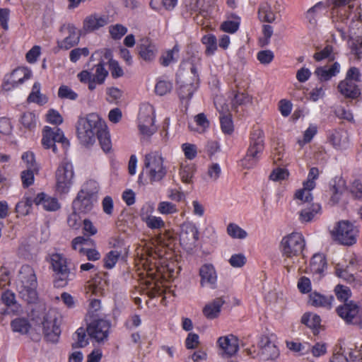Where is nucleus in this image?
Returning <instances> with one entry per match:
<instances>
[{
	"label": "nucleus",
	"mask_w": 362,
	"mask_h": 362,
	"mask_svg": "<svg viewBox=\"0 0 362 362\" xmlns=\"http://www.w3.org/2000/svg\"><path fill=\"white\" fill-rule=\"evenodd\" d=\"M141 264L147 272V275L152 276L157 270V254L152 249H145L144 253L141 254Z\"/></svg>",
	"instance_id": "bb28decb"
},
{
	"label": "nucleus",
	"mask_w": 362,
	"mask_h": 362,
	"mask_svg": "<svg viewBox=\"0 0 362 362\" xmlns=\"http://www.w3.org/2000/svg\"><path fill=\"white\" fill-rule=\"evenodd\" d=\"M34 204L37 206H41L45 210L54 211L60 208L58 200L49 196L48 194L40 192L33 199Z\"/></svg>",
	"instance_id": "a878e982"
},
{
	"label": "nucleus",
	"mask_w": 362,
	"mask_h": 362,
	"mask_svg": "<svg viewBox=\"0 0 362 362\" xmlns=\"http://www.w3.org/2000/svg\"><path fill=\"white\" fill-rule=\"evenodd\" d=\"M74 170L73 164L67 160H62L55 173L56 191L61 194H67L73 183Z\"/></svg>",
	"instance_id": "423d86ee"
},
{
	"label": "nucleus",
	"mask_w": 362,
	"mask_h": 362,
	"mask_svg": "<svg viewBox=\"0 0 362 362\" xmlns=\"http://www.w3.org/2000/svg\"><path fill=\"white\" fill-rule=\"evenodd\" d=\"M310 270L315 274H321L326 267V260L322 254H315L310 260Z\"/></svg>",
	"instance_id": "c03bdc74"
},
{
	"label": "nucleus",
	"mask_w": 362,
	"mask_h": 362,
	"mask_svg": "<svg viewBox=\"0 0 362 362\" xmlns=\"http://www.w3.org/2000/svg\"><path fill=\"white\" fill-rule=\"evenodd\" d=\"M337 313L346 323L362 329V309L354 301H349L339 306L337 308Z\"/></svg>",
	"instance_id": "f8f14e48"
},
{
	"label": "nucleus",
	"mask_w": 362,
	"mask_h": 362,
	"mask_svg": "<svg viewBox=\"0 0 362 362\" xmlns=\"http://www.w3.org/2000/svg\"><path fill=\"white\" fill-rule=\"evenodd\" d=\"M54 286L57 288L65 287L68 285L69 281L74 280L76 276L75 274L71 272L69 268L54 272Z\"/></svg>",
	"instance_id": "c9c22d12"
},
{
	"label": "nucleus",
	"mask_w": 362,
	"mask_h": 362,
	"mask_svg": "<svg viewBox=\"0 0 362 362\" xmlns=\"http://www.w3.org/2000/svg\"><path fill=\"white\" fill-rule=\"evenodd\" d=\"M335 274L339 278L354 287H358L362 285V280L354 274L349 273L347 268L337 267L335 270Z\"/></svg>",
	"instance_id": "e433bc0d"
},
{
	"label": "nucleus",
	"mask_w": 362,
	"mask_h": 362,
	"mask_svg": "<svg viewBox=\"0 0 362 362\" xmlns=\"http://www.w3.org/2000/svg\"><path fill=\"white\" fill-rule=\"evenodd\" d=\"M50 263L54 272L68 269L66 259L59 253H53L50 255Z\"/></svg>",
	"instance_id": "8fccbe9b"
},
{
	"label": "nucleus",
	"mask_w": 362,
	"mask_h": 362,
	"mask_svg": "<svg viewBox=\"0 0 362 362\" xmlns=\"http://www.w3.org/2000/svg\"><path fill=\"white\" fill-rule=\"evenodd\" d=\"M334 293L340 301L346 302L351 296V291L348 286L337 284L334 288Z\"/></svg>",
	"instance_id": "bf43d9fd"
},
{
	"label": "nucleus",
	"mask_w": 362,
	"mask_h": 362,
	"mask_svg": "<svg viewBox=\"0 0 362 362\" xmlns=\"http://www.w3.org/2000/svg\"><path fill=\"white\" fill-rule=\"evenodd\" d=\"M41 85L39 82H35L32 88V90L28 95V101L35 103L38 105H44L47 102V98L40 92Z\"/></svg>",
	"instance_id": "58836bf2"
},
{
	"label": "nucleus",
	"mask_w": 362,
	"mask_h": 362,
	"mask_svg": "<svg viewBox=\"0 0 362 362\" xmlns=\"http://www.w3.org/2000/svg\"><path fill=\"white\" fill-rule=\"evenodd\" d=\"M198 240L199 230L196 225L190 221L184 222L180 226V243L185 247H192Z\"/></svg>",
	"instance_id": "f3484780"
},
{
	"label": "nucleus",
	"mask_w": 362,
	"mask_h": 362,
	"mask_svg": "<svg viewBox=\"0 0 362 362\" xmlns=\"http://www.w3.org/2000/svg\"><path fill=\"white\" fill-rule=\"evenodd\" d=\"M31 76L32 71L30 69L25 67H18L11 72L8 82L13 88H15L23 83L25 81L30 79Z\"/></svg>",
	"instance_id": "c85d7f7f"
},
{
	"label": "nucleus",
	"mask_w": 362,
	"mask_h": 362,
	"mask_svg": "<svg viewBox=\"0 0 362 362\" xmlns=\"http://www.w3.org/2000/svg\"><path fill=\"white\" fill-rule=\"evenodd\" d=\"M111 37L115 40H119L127 33V28L121 24H115L109 27Z\"/></svg>",
	"instance_id": "774afa93"
},
{
	"label": "nucleus",
	"mask_w": 362,
	"mask_h": 362,
	"mask_svg": "<svg viewBox=\"0 0 362 362\" xmlns=\"http://www.w3.org/2000/svg\"><path fill=\"white\" fill-rule=\"evenodd\" d=\"M202 42L205 46V53L208 56L214 55L217 50V39L213 34H207L202 37Z\"/></svg>",
	"instance_id": "37998d69"
},
{
	"label": "nucleus",
	"mask_w": 362,
	"mask_h": 362,
	"mask_svg": "<svg viewBox=\"0 0 362 362\" xmlns=\"http://www.w3.org/2000/svg\"><path fill=\"white\" fill-rule=\"evenodd\" d=\"M84 328L79 327L74 335V343L73 344L74 347L82 348L86 346L88 344V340L86 337Z\"/></svg>",
	"instance_id": "4d7b16f0"
},
{
	"label": "nucleus",
	"mask_w": 362,
	"mask_h": 362,
	"mask_svg": "<svg viewBox=\"0 0 362 362\" xmlns=\"http://www.w3.org/2000/svg\"><path fill=\"white\" fill-rule=\"evenodd\" d=\"M139 57L146 62H153L158 53V48L155 42L148 37L140 40L138 45Z\"/></svg>",
	"instance_id": "aec40b11"
},
{
	"label": "nucleus",
	"mask_w": 362,
	"mask_h": 362,
	"mask_svg": "<svg viewBox=\"0 0 362 362\" xmlns=\"http://www.w3.org/2000/svg\"><path fill=\"white\" fill-rule=\"evenodd\" d=\"M121 252L117 250H111L104 257V266L107 269L113 268L117 262Z\"/></svg>",
	"instance_id": "680f3d73"
},
{
	"label": "nucleus",
	"mask_w": 362,
	"mask_h": 362,
	"mask_svg": "<svg viewBox=\"0 0 362 362\" xmlns=\"http://www.w3.org/2000/svg\"><path fill=\"white\" fill-rule=\"evenodd\" d=\"M216 344L224 356H233L239 351V339L232 334L218 337Z\"/></svg>",
	"instance_id": "a211bd4d"
},
{
	"label": "nucleus",
	"mask_w": 362,
	"mask_h": 362,
	"mask_svg": "<svg viewBox=\"0 0 362 362\" xmlns=\"http://www.w3.org/2000/svg\"><path fill=\"white\" fill-rule=\"evenodd\" d=\"M97 137L103 151L105 153H109L112 149V142L105 123L98 134Z\"/></svg>",
	"instance_id": "ea45409f"
},
{
	"label": "nucleus",
	"mask_w": 362,
	"mask_h": 362,
	"mask_svg": "<svg viewBox=\"0 0 362 362\" xmlns=\"http://www.w3.org/2000/svg\"><path fill=\"white\" fill-rule=\"evenodd\" d=\"M329 232L333 241L343 245H353L356 243L358 228L349 221L341 220L329 228Z\"/></svg>",
	"instance_id": "39448f33"
},
{
	"label": "nucleus",
	"mask_w": 362,
	"mask_h": 362,
	"mask_svg": "<svg viewBox=\"0 0 362 362\" xmlns=\"http://www.w3.org/2000/svg\"><path fill=\"white\" fill-rule=\"evenodd\" d=\"M60 32L63 35H67L64 40L58 41V46L60 48L69 49L78 43L80 36L74 25H64L61 27Z\"/></svg>",
	"instance_id": "412c9836"
},
{
	"label": "nucleus",
	"mask_w": 362,
	"mask_h": 362,
	"mask_svg": "<svg viewBox=\"0 0 362 362\" xmlns=\"http://www.w3.org/2000/svg\"><path fill=\"white\" fill-rule=\"evenodd\" d=\"M111 322L104 319H94L88 323L86 331L90 338L96 342L105 343L108 340Z\"/></svg>",
	"instance_id": "9b49d317"
},
{
	"label": "nucleus",
	"mask_w": 362,
	"mask_h": 362,
	"mask_svg": "<svg viewBox=\"0 0 362 362\" xmlns=\"http://www.w3.org/2000/svg\"><path fill=\"white\" fill-rule=\"evenodd\" d=\"M334 301V298L332 296H325L317 291L311 292L309 295L308 303L315 308L330 310Z\"/></svg>",
	"instance_id": "393cba45"
},
{
	"label": "nucleus",
	"mask_w": 362,
	"mask_h": 362,
	"mask_svg": "<svg viewBox=\"0 0 362 362\" xmlns=\"http://www.w3.org/2000/svg\"><path fill=\"white\" fill-rule=\"evenodd\" d=\"M319 177V170L317 168H311L309 170L306 180L303 182V185L310 189H315L316 186L315 180Z\"/></svg>",
	"instance_id": "338daca9"
},
{
	"label": "nucleus",
	"mask_w": 362,
	"mask_h": 362,
	"mask_svg": "<svg viewBox=\"0 0 362 362\" xmlns=\"http://www.w3.org/2000/svg\"><path fill=\"white\" fill-rule=\"evenodd\" d=\"M330 362H362V347H340L334 353Z\"/></svg>",
	"instance_id": "dca6fc26"
},
{
	"label": "nucleus",
	"mask_w": 362,
	"mask_h": 362,
	"mask_svg": "<svg viewBox=\"0 0 362 362\" xmlns=\"http://www.w3.org/2000/svg\"><path fill=\"white\" fill-rule=\"evenodd\" d=\"M258 346L259 354L263 360H274L279 356V351L272 337H262L258 343Z\"/></svg>",
	"instance_id": "6ab92c4d"
},
{
	"label": "nucleus",
	"mask_w": 362,
	"mask_h": 362,
	"mask_svg": "<svg viewBox=\"0 0 362 362\" xmlns=\"http://www.w3.org/2000/svg\"><path fill=\"white\" fill-rule=\"evenodd\" d=\"M303 185V188L296 190L294 198L298 202V204L304 203H310L313 200L312 190Z\"/></svg>",
	"instance_id": "864d4df0"
},
{
	"label": "nucleus",
	"mask_w": 362,
	"mask_h": 362,
	"mask_svg": "<svg viewBox=\"0 0 362 362\" xmlns=\"http://www.w3.org/2000/svg\"><path fill=\"white\" fill-rule=\"evenodd\" d=\"M33 204V199L25 197L16 204V211L19 215L25 216L29 214Z\"/></svg>",
	"instance_id": "13d9d810"
},
{
	"label": "nucleus",
	"mask_w": 362,
	"mask_h": 362,
	"mask_svg": "<svg viewBox=\"0 0 362 362\" xmlns=\"http://www.w3.org/2000/svg\"><path fill=\"white\" fill-rule=\"evenodd\" d=\"M224 303L225 300L222 297L215 298L205 305L202 310L204 315L209 320L218 317Z\"/></svg>",
	"instance_id": "c756f323"
},
{
	"label": "nucleus",
	"mask_w": 362,
	"mask_h": 362,
	"mask_svg": "<svg viewBox=\"0 0 362 362\" xmlns=\"http://www.w3.org/2000/svg\"><path fill=\"white\" fill-rule=\"evenodd\" d=\"M321 206L317 203H308V206L302 209L299 214V219L301 222H309L320 213Z\"/></svg>",
	"instance_id": "4c0bfd02"
},
{
	"label": "nucleus",
	"mask_w": 362,
	"mask_h": 362,
	"mask_svg": "<svg viewBox=\"0 0 362 362\" xmlns=\"http://www.w3.org/2000/svg\"><path fill=\"white\" fill-rule=\"evenodd\" d=\"M58 96L62 99L75 100L78 98V94L69 86L62 85L59 88Z\"/></svg>",
	"instance_id": "69168bd1"
},
{
	"label": "nucleus",
	"mask_w": 362,
	"mask_h": 362,
	"mask_svg": "<svg viewBox=\"0 0 362 362\" xmlns=\"http://www.w3.org/2000/svg\"><path fill=\"white\" fill-rule=\"evenodd\" d=\"M138 127L140 133L146 136H150L156 132L155 112L152 106L146 105L140 109Z\"/></svg>",
	"instance_id": "4468645a"
},
{
	"label": "nucleus",
	"mask_w": 362,
	"mask_h": 362,
	"mask_svg": "<svg viewBox=\"0 0 362 362\" xmlns=\"http://www.w3.org/2000/svg\"><path fill=\"white\" fill-rule=\"evenodd\" d=\"M338 90L344 97L352 99L358 98L361 94L357 84L354 81H349L348 79H344L339 82Z\"/></svg>",
	"instance_id": "7c9ffc66"
},
{
	"label": "nucleus",
	"mask_w": 362,
	"mask_h": 362,
	"mask_svg": "<svg viewBox=\"0 0 362 362\" xmlns=\"http://www.w3.org/2000/svg\"><path fill=\"white\" fill-rule=\"evenodd\" d=\"M258 14L261 21L267 23H272L276 18V16L272 11L271 6L267 2L260 4Z\"/></svg>",
	"instance_id": "49530a36"
},
{
	"label": "nucleus",
	"mask_w": 362,
	"mask_h": 362,
	"mask_svg": "<svg viewBox=\"0 0 362 362\" xmlns=\"http://www.w3.org/2000/svg\"><path fill=\"white\" fill-rule=\"evenodd\" d=\"M173 88V83L170 81L165 78H159L155 86V92L160 96L169 93Z\"/></svg>",
	"instance_id": "5fc2aeb1"
},
{
	"label": "nucleus",
	"mask_w": 362,
	"mask_h": 362,
	"mask_svg": "<svg viewBox=\"0 0 362 362\" xmlns=\"http://www.w3.org/2000/svg\"><path fill=\"white\" fill-rule=\"evenodd\" d=\"M94 74L87 70H83L77 75L78 78L81 83L88 84L90 90L95 89L97 85L103 84L108 74V71L105 69L104 64L102 62L96 64Z\"/></svg>",
	"instance_id": "ddd939ff"
},
{
	"label": "nucleus",
	"mask_w": 362,
	"mask_h": 362,
	"mask_svg": "<svg viewBox=\"0 0 362 362\" xmlns=\"http://www.w3.org/2000/svg\"><path fill=\"white\" fill-rule=\"evenodd\" d=\"M21 122L24 127L32 129L36 126L37 117L33 112H25L21 117Z\"/></svg>",
	"instance_id": "0e129e2a"
},
{
	"label": "nucleus",
	"mask_w": 362,
	"mask_h": 362,
	"mask_svg": "<svg viewBox=\"0 0 362 362\" xmlns=\"http://www.w3.org/2000/svg\"><path fill=\"white\" fill-rule=\"evenodd\" d=\"M194 122L197 126L196 128L193 127L192 124H189V127L199 133H204L209 127V122L204 113H199L194 117Z\"/></svg>",
	"instance_id": "09e8293b"
},
{
	"label": "nucleus",
	"mask_w": 362,
	"mask_h": 362,
	"mask_svg": "<svg viewBox=\"0 0 362 362\" xmlns=\"http://www.w3.org/2000/svg\"><path fill=\"white\" fill-rule=\"evenodd\" d=\"M196 172V167L193 163L183 162L179 168V177L184 184L190 185L193 183V177Z\"/></svg>",
	"instance_id": "2f4dec72"
},
{
	"label": "nucleus",
	"mask_w": 362,
	"mask_h": 362,
	"mask_svg": "<svg viewBox=\"0 0 362 362\" xmlns=\"http://www.w3.org/2000/svg\"><path fill=\"white\" fill-rule=\"evenodd\" d=\"M263 150V134L259 130L255 131L252 134L250 145L243 160V165L247 168H252L257 163Z\"/></svg>",
	"instance_id": "9d476101"
},
{
	"label": "nucleus",
	"mask_w": 362,
	"mask_h": 362,
	"mask_svg": "<svg viewBox=\"0 0 362 362\" xmlns=\"http://www.w3.org/2000/svg\"><path fill=\"white\" fill-rule=\"evenodd\" d=\"M144 165V170L151 183L160 182L167 175L168 168L162 153L158 151L146 153Z\"/></svg>",
	"instance_id": "7ed1b4c3"
},
{
	"label": "nucleus",
	"mask_w": 362,
	"mask_h": 362,
	"mask_svg": "<svg viewBox=\"0 0 362 362\" xmlns=\"http://www.w3.org/2000/svg\"><path fill=\"white\" fill-rule=\"evenodd\" d=\"M178 211L177 206L170 201H161L157 206V211L163 216L173 215Z\"/></svg>",
	"instance_id": "de8ad7c7"
},
{
	"label": "nucleus",
	"mask_w": 362,
	"mask_h": 362,
	"mask_svg": "<svg viewBox=\"0 0 362 362\" xmlns=\"http://www.w3.org/2000/svg\"><path fill=\"white\" fill-rule=\"evenodd\" d=\"M240 18L235 14H233L230 18L223 21L221 25V30L223 32L233 34L240 27Z\"/></svg>",
	"instance_id": "79ce46f5"
},
{
	"label": "nucleus",
	"mask_w": 362,
	"mask_h": 362,
	"mask_svg": "<svg viewBox=\"0 0 362 362\" xmlns=\"http://www.w3.org/2000/svg\"><path fill=\"white\" fill-rule=\"evenodd\" d=\"M352 8L353 6L349 5L347 8L340 9L339 14L337 17L336 28L343 40H345L347 37H349L348 44L351 52L358 59H360L362 54V22L358 18L356 20L354 19L356 17V14L349 22L346 13Z\"/></svg>",
	"instance_id": "f257e3e1"
},
{
	"label": "nucleus",
	"mask_w": 362,
	"mask_h": 362,
	"mask_svg": "<svg viewBox=\"0 0 362 362\" xmlns=\"http://www.w3.org/2000/svg\"><path fill=\"white\" fill-rule=\"evenodd\" d=\"M301 322L312 329H317L320 326L321 319L317 314L306 313L303 315Z\"/></svg>",
	"instance_id": "603ef678"
},
{
	"label": "nucleus",
	"mask_w": 362,
	"mask_h": 362,
	"mask_svg": "<svg viewBox=\"0 0 362 362\" xmlns=\"http://www.w3.org/2000/svg\"><path fill=\"white\" fill-rule=\"evenodd\" d=\"M146 226L151 230H159L163 228L165 223L160 216H152L144 221Z\"/></svg>",
	"instance_id": "e2e57ef3"
},
{
	"label": "nucleus",
	"mask_w": 362,
	"mask_h": 362,
	"mask_svg": "<svg viewBox=\"0 0 362 362\" xmlns=\"http://www.w3.org/2000/svg\"><path fill=\"white\" fill-rule=\"evenodd\" d=\"M305 245L303 235L300 233L294 232L282 238L281 251L284 257L291 258L299 255Z\"/></svg>",
	"instance_id": "6e6552de"
},
{
	"label": "nucleus",
	"mask_w": 362,
	"mask_h": 362,
	"mask_svg": "<svg viewBox=\"0 0 362 362\" xmlns=\"http://www.w3.org/2000/svg\"><path fill=\"white\" fill-rule=\"evenodd\" d=\"M104 124L105 122L95 113L80 119L77 125V136L80 143L87 147L92 146Z\"/></svg>",
	"instance_id": "f03ea898"
},
{
	"label": "nucleus",
	"mask_w": 362,
	"mask_h": 362,
	"mask_svg": "<svg viewBox=\"0 0 362 362\" xmlns=\"http://www.w3.org/2000/svg\"><path fill=\"white\" fill-rule=\"evenodd\" d=\"M341 70V66L338 62L333 63L331 66H323L316 68L315 75L320 81H327L336 76Z\"/></svg>",
	"instance_id": "cd10ccee"
},
{
	"label": "nucleus",
	"mask_w": 362,
	"mask_h": 362,
	"mask_svg": "<svg viewBox=\"0 0 362 362\" xmlns=\"http://www.w3.org/2000/svg\"><path fill=\"white\" fill-rule=\"evenodd\" d=\"M191 74L193 75V81L185 83L180 86L178 94L181 99H190L197 90L199 81L198 74V66L197 64H192L190 67Z\"/></svg>",
	"instance_id": "4be33fe9"
},
{
	"label": "nucleus",
	"mask_w": 362,
	"mask_h": 362,
	"mask_svg": "<svg viewBox=\"0 0 362 362\" xmlns=\"http://www.w3.org/2000/svg\"><path fill=\"white\" fill-rule=\"evenodd\" d=\"M42 329L45 339L52 343L58 341L61 334V316L55 310H49L44 316Z\"/></svg>",
	"instance_id": "0eeeda50"
},
{
	"label": "nucleus",
	"mask_w": 362,
	"mask_h": 362,
	"mask_svg": "<svg viewBox=\"0 0 362 362\" xmlns=\"http://www.w3.org/2000/svg\"><path fill=\"white\" fill-rule=\"evenodd\" d=\"M23 163L27 169L39 170L35 155L32 151H26L21 156Z\"/></svg>",
	"instance_id": "052dcab7"
},
{
	"label": "nucleus",
	"mask_w": 362,
	"mask_h": 362,
	"mask_svg": "<svg viewBox=\"0 0 362 362\" xmlns=\"http://www.w3.org/2000/svg\"><path fill=\"white\" fill-rule=\"evenodd\" d=\"M18 288L21 297L28 303H33L37 299V278L33 269L29 265L21 267Z\"/></svg>",
	"instance_id": "20e7f679"
},
{
	"label": "nucleus",
	"mask_w": 362,
	"mask_h": 362,
	"mask_svg": "<svg viewBox=\"0 0 362 362\" xmlns=\"http://www.w3.org/2000/svg\"><path fill=\"white\" fill-rule=\"evenodd\" d=\"M331 201L334 204L339 202L342 194L346 191V182L341 177H337L333 180V184L330 187Z\"/></svg>",
	"instance_id": "72a5a7b5"
},
{
	"label": "nucleus",
	"mask_w": 362,
	"mask_h": 362,
	"mask_svg": "<svg viewBox=\"0 0 362 362\" xmlns=\"http://www.w3.org/2000/svg\"><path fill=\"white\" fill-rule=\"evenodd\" d=\"M327 6L324 3L320 1L310 8L305 14V18L307 23L311 28H315L317 25V20L320 16L321 11L325 10Z\"/></svg>",
	"instance_id": "473e14b6"
},
{
	"label": "nucleus",
	"mask_w": 362,
	"mask_h": 362,
	"mask_svg": "<svg viewBox=\"0 0 362 362\" xmlns=\"http://www.w3.org/2000/svg\"><path fill=\"white\" fill-rule=\"evenodd\" d=\"M11 327L13 332L25 334L28 332L30 328V324L28 319L25 317H18L11 321Z\"/></svg>",
	"instance_id": "a18cd8bd"
},
{
	"label": "nucleus",
	"mask_w": 362,
	"mask_h": 362,
	"mask_svg": "<svg viewBox=\"0 0 362 362\" xmlns=\"http://www.w3.org/2000/svg\"><path fill=\"white\" fill-rule=\"evenodd\" d=\"M227 233L234 239H245L247 236V233L244 229L233 223L228 225Z\"/></svg>",
	"instance_id": "6e6d98bb"
},
{
	"label": "nucleus",
	"mask_w": 362,
	"mask_h": 362,
	"mask_svg": "<svg viewBox=\"0 0 362 362\" xmlns=\"http://www.w3.org/2000/svg\"><path fill=\"white\" fill-rule=\"evenodd\" d=\"M95 201L94 192H89L84 187L73 202V209L81 214L88 213L92 210Z\"/></svg>",
	"instance_id": "2eb2a0df"
},
{
	"label": "nucleus",
	"mask_w": 362,
	"mask_h": 362,
	"mask_svg": "<svg viewBox=\"0 0 362 362\" xmlns=\"http://www.w3.org/2000/svg\"><path fill=\"white\" fill-rule=\"evenodd\" d=\"M180 49L177 45H175L172 49L165 52L160 57V64L164 66H168L172 63L177 61L178 52Z\"/></svg>",
	"instance_id": "3c124183"
},
{
	"label": "nucleus",
	"mask_w": 362,
	"mask_h": 362,
	"mask_svg": "<svg viewBox=\"0 0 362 362\" xmlns=\"http://www.w3.org/2000/svg\"><path fill=\"white\" fill-rule=\"evenodd\" d=\"M109 23V18L105 15L93 13L88 16L83 21V28L86 32H93L104 27Z\"/></svg>",
	"instance_id": "b1692460"
},
{
	"label": "nucleus",
	"mask_w": 362,
	"mask_h": 362,
	"mask_svg": "<svg viewBox=\"0 0 362 362\" xmlns=\"http://www.w3.org/2000/svg\"><path fill=\"white\" fill-rule=\"evenodd\" d=\"M201 277L200 285L202 287H208L215 289L217 287V274L215 268L211 264H204L199 269Z\"/></svg>",
	"instance_id": "5701e85b"
},
{
	"label": "nucleus",
	"mask_w": 362,
	"mask_h": 362,
	"mask_svg": "<svg viewBox=\"0 0 362 362\" xmlns=\"http://www.w3.org/2000/svg\"><path fill=\"white\" fill-rule=\"evenodd\" d=\"M217 110L220 112L221 127L223 132L230 134L233 131V122L230 114H224L223 110H221L218 106L217 102L215 103Z\"/></svg>",
	"instance_id": "a19ab883"
},
{
	"label": "nucleus",
	"mask_w": 362,
	"mask_h": 362,
	"mask_svg": "<svg viewBox=\"0 0 362 362\" xmlns=\"http://www.w3.org/2000/svg\"><path fill=\"white\" fill-rule=\"evenodd\" d=\"M329 141L336 149H345L349 144V137L345 132L334 131L329 136Z\"/></svg>",
	"instance_id": "f704fd0d"
},
{
	"label": "nucleus",
	"mask_w": 362,
	"mask_h": 362,
	"mask_svg": "<svg viewBox=\"0 0 362 362\" xmlns=\"http://www.w3.org/2000/svg\"><path fill=\"white\" fill-rule=\"evenodd\" d=\"M56 143L62 144V147L66 149L69 146L68 139L64 136L63 132L57 127L46 126L43 129L42 144L46 149H52L53 153L58 152Z\"/></svg>",
	"instance_id": "1a4fd4ad"
}]
</instances>
